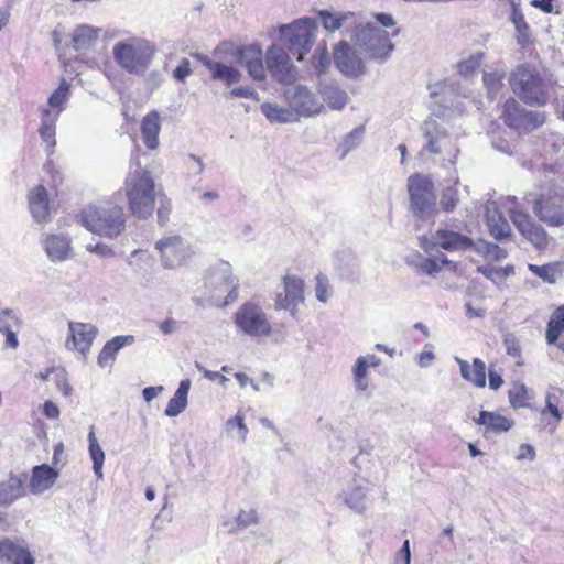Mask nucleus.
Instances as JSON below:
<instances>
[{
	"label": "nucleus",
	"mask_w": 564,
	"mask_h": 564,
	"mask_svg": "<svg viewBox=\"0 0 564 564\" xmlns=\"http://www.w3.org/2000/svg\"><path fill=\"white\" fill-rule=\"evenodd\" d=\"M318 15L322 20L323 26L329 32L338 30L343 25V21L345 19V15L335 17L326 10L319 11Z\"/></svg>",
	"instance_id": "5fc2aeb1"
},
{
	"label": "nucleus",
	"mask_w": 564,
	"mask_h": 564,
	"mask_svg": "<svg viewBox=\"0 0 564 564\" xmlns=\"http://www.w3.org/2000/svg\"><path fill=\"white\" fill-rule=\"evenodd\" d=\"M230 97L251 98L259 100V94L251 86L237 87L230 90Z\"/></svg>",
	"instance_id": "bf43d9fd"
},
{
	"label": "nucleus",
	"mask_w": 564,
	"mask_h": 564,
	"mask_svg": "<svg viewBox=\"0 0 564 564\" xmlns=\"http://www.w3.org/2000/svg\"><path fill=\"white\" fill-rule=\"evenodd\" d=\"M509 402L512 408L519 409L528 404V391L523 384L513 387L508 393Z\"/></svg>",
	"instance_id": "864d4df0"
},
{
	"label": "nucleus",
	"mask_w": 564,
	"mask_h": 564,
	"mask_svg": "<svg viewBox=\"0 0 564 564\" xmlns=\"http://www.w3.org/2000/svg\"><path fill=\"white\" fill-rule=\"evenodd\" d=\"M135 337L133 335H118L106 341L101 348L97 364L100 368L112 367L117 354L124 347L134 344Z\"/></svg>",
	"instance_id": "a878e982"
},
{
	"label": "nucleus",
	"mask_w": 564,
	"mask_h": 564,
	"mask_svg": "<svg viewBox=\"0 0 564 564\" xmlns=\"http://www.w3.org/2000/svg\"><path fill=\"white\" fill-rule=\"evenodd\" d=\"M503 345H505L507 355H509L512 358H514L516 359V364L518 366H522L523 365L522 350H521L520 341L517 338V336L514 334H511V333L505 334V336H503Z\"/></svg>",
	"instance_id": "09e8293b"
},
{
	"label": "nucleus",
	"mask_w": 564,
	"mask_h": 564,
	"mask_svg": "<svg viewBox=\"0 0 564 564\" xmlns=\"http://www.w3.org/2000/svg\"><path fill=\"white\" fill-rule=\"evenodd\" d=\"M532 210L549 227L564 226V187L541 185L532 200Z\"/></svg>",
	"instance_id": "423d86ee"
},
{
	"label": "nucleus",
	"mask_w": 564,
	"mask_h": 564,
	"mask_svg": "<svg viewBox=\"0 0 564 564\" xmlns=\"http://www.w3.org/2000/svg\"><path fill=\"white\" fill-rule=\"evenodd\" d=\"M432 245L449 252L465 251L474 247L470 237L447 228H440L432 235Z\"/></svg>",
	"instance_id": "aec40b11"
},
{
	"label": "nucleus",
	"mask_w": 564,
	"mask_h": 564,
	"mask_svg": "<svg viewBox=\"0 0 564 564\" xmlns=\"http://www.w3.org/2000/svg\"><path fill=\"white\" fill-rule=\"evenodd\" d=\"M117 65L130 75H144L156 55L155 45L140 36L118 41L112 47Z\"/></svg>",
	"instance_id": "7ed1b4c3"
},
{
	"label": "nucleus",
	"mask_w": 564,
	"mask_h": 564,
	"mask_svg": "<svg viewBox=\"0 0 564 564\" xmlns=\"http://www.w3.org/2000/svg\"><path fill=\"white\" fill-rule=\"evenodd\" d=\"M334 64L347 77L352 76V52L346 42H339L334 47Z\"/></svg>",
	"instance_id": "79ce46f5"
},
{
	"label": "nucleus",
	"mask_w": 564,
	"mask_h": 564,
	"mask_svg": "<svg viewBox=\"0 0 564 564\" xmlns=\"http://www.w3.org/2000/svg\"><path fill=\"white\" fill-rule=\"evenodd\" d=\"M82 223L89 231L108 238L119 236L126 227L122 207L110 202L85 208Z\"/></svg>",
	"instance_id": "39448f33"
},
{
	"label": "nucleus",
	"mask_w": 564,
	"mask_h": 564,
	"mask_svg": "<svg viewBox=\"0 0 564 564\" xmlns=\"http://www.w3.org/2000/svg\"><path fill=\"white\" fill-rule=\"evenodd\" d=\"M29 206L33 218L37 223H45L48 219V195L43 185L33 188L29 194Z\"/></svg>",
	"instance_id": "473e14b6"
},
{
	"label": "nucleus",
	"mask_w": 564,
	"mask_h": 564,
	"mask_svg": "<svg viewBox=\"0 0 564 564\" xmlns=\"http://www.w3.org/2000/svg\"><path fill=\"white\" fill-rule=\"evenodd\" d=\"M100 31L101 29L88 24L77 25L72 35L73 48L76 51L89 50L97 43Z\"/></svg>",
	"instance_id": "72a5a7b5"
},
{
	"label": "nucleus",
	"mask_w": 564,
	"mask_h": 564,
	"mask_svg": "<svg viewBox=\"0 0 564 564\" xmlns=\"http://www.w3.org/2000/svg\"><path fill=\"white\" fill-rule=\"evenodd\" d=\"M267 69L276 82L288 85L296 79V68L286 51L276 45H271L264 56Z\"/></svg>",
	"instance_id": "4468645a"
},
{
	"label": "nucleus",
	"mask_w": 564,
	"mask_h": 564,
	"mask_svg": "<svg viewBox=\"0 0 564 564\" xmlns=\"http://www.w3.org/2000/svg\"><path fill=\"white\" fill-rule=\"evenodd\" d=\"M459 365L462 377L470 382L476 388H485L486 387V364L480 358L476 357L473 359V362L469 364L466 360L457 359Z\"/></svg>",
	"instance_id": "c756f323"
},
{
	"label": "nucleus",
	"mask_w": 564,
	"mask_h": 564,
	"mask_svg": "<svg viewBox=\"0 0 564 564\" xmlns=\"http://www.w3.org/2000/svg\"><path fill=\"white\" fill-rule=\"evenodd\" d=\"M161 131V117L156 110L147 113L141 120V137L149 150H155L159 145V133Z\"/></svg>",
	"instance_id": "c85d7f7f"
},
{
	"label": "nucleus",
	"mask_w": 564,
	"mask_h": 564,
	"mask_svg": "<svg viewBox=\"0 0 564 564\" xmlns=\"http://www.w3.org/2000/svg\"><path fill=\"white\" fill-rule=\"evenodd\" d=\"M234 324L237 330L251 338L268 337L272 333L269 315L256 302L243 303L234 314Z\"/></svg>",
	"instance_id": "6e6552de"
},
{
	"label": "nucleus",
	"mask_w": 564,
	"mask_h": 564,
	"mask_svg": "<svg viewBox=\"0 0 564 564\" xmlns=\"http://www.w3.org/2000/svg\"><path fill=\"white\" fill-rule=\"evenodd\" d=\"M563 397L564 391L561 388L553 387L546 394L545 403H552L560 409Z\"/></svg>",
	"instance_id": "e2e57ef3"
},
{
	"label": "nucleus",
	"mask_w": 564,
	"mask_h": 564,
	"mask_svg": "<svg viewBox=\"0 0 564 564\" xmlns=\"http://www.w3.org/2000/svg\"><path fill=\"white\" fill-rule=\"evenodd\" d=\"M458 202V191L455 187H447L442 192L440 204L444 212H453L456 208Z\"/></svg>",
	"instance_id": "3c124183"
},
{
	"label": "nucleus",
	"mask_w": 564,
	"mask_h": 564,
	"mask_svg": "<svg viewBox=\"0 0 564 564\" xmlns=\"http://www.w3.org/2000/svg\"><path fill=\"white\" fill-rule=\"evenodd\" d=\"M240 62L248 70L249 76L258 82L265 79L263 55L259 45L252 44L240 50Z\"/></svg>",
	"instance_id": "393cba45"
},
{
	"label": "nucleus",
	"mask_w": 564,
	"mask_h": 564,
	"mask_svg": "<svg viewBox=\"0 0 564 564\" xmlns=\"http://www.w3.org/2000/svg\"><path fill=\"white\" fill-rule=\"evenodd\" d=\"M70 98V85L63 79L58 87L50 95L47 99V110L55 112L56 118L59 119L61 113L66 109Z\"/></svg>",
	"instance_id": "4c0bfd02"
},
{
	"label": "nucleus",
	"mask_w": 564,
	"mask_h": 564,
	"mask_svg": "<svg viewBox=\"0 0 564 564\" xmlns=\"http://www.w3.org/2000/svg\"><path fill=\"white\" fill-rule=\"evenodd\" d=\"M192 73L189 61L183 59L181 64L174 70V77L181 82H184Z\"/></svg>",
	"instance_id": "69168bd1"
},
{
	"label": "nucleus",
	"mask_w": 564,
	"mask_h": 564,
	"mask_svg": "<svg viewBox=\"0 0 564 564\" xmlns=\"http://www.w3.org/2000/svg\"><path fill=\"white\" fill-rule=\"evenodd\" d=\"M529 271L544 282L554 284L563 274V265L558 262H551L543 265L528 264Z\"/></svg>",
	"instance_id": "37998d69"
},
{
	"label": "nucleus",
	"mask_w": 564,
	"mask_h": 564,
	"mask_svg": "<svg viewBox=\"0 0 564 564\" xmlns=\"http://www.w3.org/2000/svg\"><path fill=\"white\" fill-rule=\"evenodd\" d=\"M509 85L516 96L529 106H543L549 101L551 82L530 64L518 65L510 74Z\"/></svg>",
	"instance_id": "f03ea898"
},
{
	"label": "nucleus",
	"mask_w": 564,
	"mask_h": 564,
	"mask_svg": "<svg viewBox=\"0 0 564 564\" xmlns=\"http://www.w3.org/2000/svg\"><path fill=\"white\" fill-rule=\"evenodd\" d=\"M199 59L209 69L214 79L223 80L228 86L239 83L242 78V74L232 66L214 62L207 56H199Z\"/></svg>",
	"instance_id": "2f4dec72"
},
{
	"label": "nucleus",
	"mask_w": 564,
	"mask_h": 564,
	"mask_svg": "<svg viewBox=\"0 0 564 564\" xmlns=\"http://www.w3.org/2000/svg\"><path fill=\"white\" fill-rule=\"evenodd\" d=\"M164 269L174 270L185 265L194 254L191 246L178 235H166L154 246Z\"/></svg>",
	"instance_id": "9b49d317"
},
{
	"label": "nucleus",
	"mask_w": 564,
	"mask_h": 564,
	"mask_svg": "<svg viewBox=\"0 0 564 564\" xmlns=\"http://www.w3.org/2000/svg\"><path fill=\"white\" fill-rule=\"evenodd\" d=\"M408 192L413 213L419 217L429 216L435 206L432 181L421 174H413L408 178Z\"/></svg>",
	"instance_id": "ddd939ff"
},
{
	"label": "nucleus",
	"mask_w": 564,
	"mask_h": 564,
	"mask_svg": "<svg viewBox=\"0 0 564 564\" xmlns=\"http://www.w3.org/2000/svg\"><path fill=\"white\" fill-rule=\"evenodd\" d=\"M381 366V359L376 355H367L359 357L355 367V381L360 390L368 387V378L372 370L376 371Z\"/></svg>",
	"instance_id": "f704fd0d"
},
{
	"label": "nucleus",
	"mask_w": 564,
	"mask_h": 564,
	"mask_svg": "<svg viewBox=\"0 0 564 564\" xmlns=\"http://www.w3.org/2000/svg\"><path fill=\"white\" fill-rule=\"evenodd\" d=\"M24 495V478L21 476H10L0 482V506L8 507Z\"/></svg>",
	"instance_id": "c9c22d12"
},
{
	"label": "nucleus",
	"mask_w": 564,
	"mask_h": 564,
	"mask_svg": "<svg viewBox=\"0 0 564 564\" xmlns=\"http://www.w3.org/2000/svg\"><path fill=\"white\" fill-rule=\"evenodd\" d=\"M541 415L543 420L547 422V424H553L554 426H556L562 420V413L560 409L552 403H545V406L541 411Z\"/></svg>",
	"instance_id": "4d7b16f0"
},
{
	"label": "nucleus",
	"mask_w": 564,
	"mask_h": 564,
	"mask_svg": "<svg viewBox=\"0 0 564 564\" xmlns=\"http://www.w3.org/2000/svg\"><path fill=\"white\" fill-rule=\"evenodd\" d=\"M236 529H231V532L243 530L250 525L258 523V514L254 509L240 510L236 519Z\"/></svg>",
	"instance_id": "8fccbe9b"
},
{
	"label": "nucleus",
	"mask_w": 564,
	"mask_h": 564,
	"mask_svg": "<svg viewBox=\"0 0 564 564\" xmlns=\"http://www.w3.org/2000/svg\"><path fill=\"white\" fill-rule=\"evenodd\" d=\"M206 286L210 289L212 296L216 299L227 294L223 305L235 302L239 295V281L234 275L230 263L226 261H219L208 271Z\"/></svg>",
	"instance_id": "9d476101"
},
{
	"label": "nucleus",
	"mask_w": 564,
	"mask_h": 564,
	"mask_svg": "<svg viewBox=\"0 0 564 564\" xmlns=\"http://www.w3.org/2000/svg\"><path fill=\"white\" fill-rule=\"evenodd\" d=\"M486 226L489 234L499 241L511 237V227L498 208L497 203H488L485 209Z\"/></svg>",
	"instance_id": "b1692460"
},
{
	"label": "nucleus",
	"mask_w": 564,
	"mask_h": 564,
	"mask_svg": "<svg viewBox=\"0 0 564 564\" xmlns=\"http://www.w3.org/2000/svg\"><path fill=\"white\" fill-rule=\"evenodd\" d=\"M330 65V58L325 43L318 45L313 57L312 66L317 75L326 73Z\"/></svg>",
	"instance_id": "49530a36"
},
{
	"label": "nucleus",
	"mask_w": 564,
	"mask_h": 564,
	"mask_svg": "<svg viewBox=\"0 0 564 564\" xmlns=\"http://www.w3.org/2000/svg\"><path fill=\"white\" fill-rule=\"evenodd\" d=\"M23 326L21 316L11 308L0 311V334L6 337L4 347L15 350L20 343L18 333Z\"/></svg>",
	"instance_id": "4be33fe9"
},
{
	"label": "nucleus",
	"mask_w": 564,
	"mask_h": 564,
	"mask_svg": "<svg viewBox=\"0 0 564 564\" xmlns=\"http://www.w3.org/2000/svg\"><path fill=\"white\" fill-rule=\"evenodd\" d=\"M505 124L518 132H530L544 123V115L524 109L514 98H508L502 107Z\"/></svg>",
	"instance_id": "f8f14e48"
},
{
	"label": "nucleus",
	"mask_w": 564,
	"mask_h": 564,
	"mask_svg": "<svg viewBox=\"0 0 564 564\" xmlns=\"http://www.w3.org/2000/svg\"><path fill=\"white\" fill-rule=\"evenodd\" d=\"M554 0H531L530 4L541 10L543 13L550 14V13H557V11L554 8L553 4Z\"/></svg>",
	"instance_id": "0e129e2a"
},
{
	"label": "nucleus",
	"mask_w": 564,
	"mask_h": 564,
	"mask_svg": "<svg viewBox=\"0 0 564 564\" xmlns=\"http://www.w3.org/2000/svg\"><path fill=\"white\" fill-rule=\"evenodd\" d=\"M545 340L564 352V304L552 312L546 325Z\"/></svg>",
	"instance_id": "cd10ccee"
},
{
	"label": "nucleus",
	"mask_w": 564,
	"mask_h": 564,
	"mask_svg": "<svg viewBox=\"0 0 564 564\" xmlns=\"http://www.w3.org/2000/svg\"><path fill=\"white\" fill-rule=\"evenodd\" d=\"M138 155L137 152L131 158V164L135 163V170L128 173L124 189L131 214L139 219H147L154 209L155 183L151 173L141 169Z\"/></svg>",
	"instance_id": "f257e3e1"
},
{
	"label": "nucleus",
	"mask_w": 564,
	"mask_h": 564,
	"mask_svg": "<svg viewBox=\"0 0 564 564\" xmlns=\"http://www.w3.org/2000/svg\"><path fill=\"white\" fill-rule=\"evenodd\" d=\"M315 294L316 299L322 303H326L333 294L329 281L323 273L316 276Z\"/></svg>",
	"instance_id": "603ef678"
},
{
	"label": "nucleus",
	"mask_w": 564,
	"mask_h": 564,
	"mask_svg": "<svg viewBox=\"0 0 564 564\" xmlns=\"http://www.w3.org/2000/svg\"><path fill=\"white\" fill-rule=\"evenodd\" d=\"M279 31L290 52L299 62H302L315 42V21L311 18H301L290 24L281 25Z\"/></svg>",
	"instance_id": "0eeeda50"
},
{
	"label": "nucleus",
	"mask_w": 564,
	"mask_h": 564,
	"mask_svg": "<svg viewBox=\"0 0 564 564\" xmlns=\"http://www.w3.org/2000/svg\"><path fill=\"white\" fill-rule=\"evenodd\" d=\"M284 291L275 299V308L289 311L295 317L299 305L304 302V281L294 275H286L283 279Z\"/></svg>",
	"instance_id": "dca6fc26"
},
{
	"label": "nucleus",
	"mask_w": 564,
	"mask_h": 564,
	"mask_svg": "<svg viewBox=\"0 0 564 564\" xmlns=\"http://www.w3.org/2000/svg\"><path fill=\"white\" fill-rule=\"evenodd\" d=\"M196 368L203 372V376L210 380V381H216L218 380L221 384H225L227 381H228V378L223 376L221 373L217 372V371H212V370H207L205 369L200 364H196Z\"/></svg>",
	"instance_id": "338daca9"
},
{
	"label": "nucleus",
	"mask_w": 564,
	"mask_h": 564,
	"mask_svg": "<svg viewBox=\"0 0 564 564\" xmlns=\"http://www.w3.org/2000/svg\"><path fill=\"white\" fill-rule=\"evenodd\" d=\"M286 99L292 110L303 117L318 115L324 108L314 93L302 85L296 86L292 91H288Z\"/></svg>",
	"instance_id": "f3484780"
},
{
	"label": "nucleus",
	"mask_w": 564,
	"mask_h": 564,
	"mask_svg": "<svg viewBox=\"0 0 564 564\" xmlns=\"http://www.w3.org/2000/svg\"><path fill=\"white\" fill-rule=\"evenodd\" d=\"M170 210V202L166 199V197H160V206L158 208V220L161 225H164L167 221Z\"/></svg>",
	"instance_id": "680f3d73"
},
{
	"label": "nucleus",
	"mask_w": 564,
	"mask_h": 564,
	"mask_svg": "<svg viewBox=\"0 0 564 564\" xmlns=\"http://www.w3.org/2000/svg\"><path fill=\"white\" fill-rule=\"evenodd\" d=\"M225 431L228 437L237 438L240 443L246 442L249 430L241 411H238L235 416L226 421Z\"/></svg>",
	"instance_id": "c03bdc74"
},
{
	"label": "nucleus",
	"mask_w": 564,
	"mask_h": 564,
	"mask_svg": "<svg viewBox=\"0 0 564 564\" xmlns=\"http://www.w3.org/2000/svg\"><path fill=\"white\" fill-rule=\"evenodd\" d=\"M43 247L52 262H64L73 257L72 239L67 235H47L43 240Z\"/></svg>",
	"instance_id": "412c9836"
},
{
	"label": "nucleus",
	"mask_w": 564,
	"mask_h": 564,
	"mask_svg": "<svg viewBox=\"0 0 564 564\" xmlns=\"http://www.w3.org/2000/svg\"><path fill=\"white\" fill-rule=\"evenodd\" d=\"M476 424L485 426V435L488 433L501 434L508 432L513 426V421L490 411H480L479 416L475 419Z\"/></svg>",
	"instance_id": "7c9ffc66"
},
{
	"label": "nucleus",
	"mask_w": 564,
	"mask_h": 564,
	"mask_svg": "<svg viewBox=\"0 0 564 564\" xmlns=\"http://www.w3.org/2000/svg\"><path fill=\"white\" fill-rule=\"evenodd\" d=\"M59 413H61L59 412V408L53 401L47 400V401L44 402V404H43V414L47 419H50V420L58 419Z\"/></svg>",
	"instance_id": "774afa93"
},
{
	"label": "nucleus",
	"mask_w": 564,
	"mask_h": 564,
	"mask_svg": "<svg viewBox=\"0 0 564 564\" xmlns=\"http://www.w3.org/2000/svg\"><path fill=\"white\" fill-rule=\"evenodd\" d=\"M422 132L426 143L421 153L441 154L444 150L453 148L446 130L435 120H425L422 124Z\"/></svg>",
	"instance_id": "6ab92c4d"
},
{
	"label": "nucleus",
	"mask_w": 564,
	"mask_h": 564,
	"mask_svg": "<svg viewBox=\"0 0 564 564\" xmlns=\"http://www.w3.org/2000/svg\"><path fill=\"white\" fill-rule=\"evenodd\" d=\"M58 471L50 465L43 464L32 469L30 479V491L33 495H41L50 489L57 480Z\"/></svg>",
	"instance_id": "bb28decb"
},
{
	"label": "nucleus",
	"mask_w": 564,
	"mask_h": 564,
	"mask_svg": "<svg viewBox=\"0 0 564 564\" xmlns=\"http://www.w3.org/2000/svg\"><path fill=\"white\" fill-rule=\"evenodd\" d=\"M484 56V53H477L475 55H470L468 58L464 61H460L457 64L458 73L464 77L474 75L479 69Z\"/></svg>",
	"instance_id": "de8ad7c7"
},
{
	"label": "nucleus",
	"mask_w": 564,
	"mask_h": 564,
	"mask_svg": "<svg viewBox=\"0 0 564 564\" xmlns=\"http://www.w3.org/2000/svg\"><path fill=\"white\" fill-rule=\"evenodd\" d=\"M88 440V454L93 463V470L98 479L104 478L102 467L105 463V452L99 445L95 434V427L91 426L87 436Z\"/></svg>",
	"instance_id": "a19ab883"
},
{
	"label": "nucleus",
	"mask_w": 564,
	"mask_h": 564,
	"mask_svg": "<svg viewBox=\"0 0 564 564\" xmlns=\"http://www.w3.org/2000/svg\"><path fill=\"white\" fill-rule=\"evenodd\" d=\"M87 250L102 258H109L113 256V250L106 243L88 245Z\"/></svg>",
	"instance_id": "052dcab7"
},
{
	"label": "nucleus",
	"mask_w": 564,
	"mask_h": 564,
	"mask_svg": "<svg viewBox=\"0 0 564 564\" xmlns=\"http://www.w3.org/2000/svg\"><path fill=\"white\" fill-rule=\"evenodd\" d=\"M482 82L490 93H498L502 87V75L498 73H485Z\"/></svg>",
	"instance_id": "13d9d810"
},
{
	"label": "nucleus",
	"mask_w": 564,
	"mask_h": 564,
	"mask_svg": "<svg viewBox=\"0 0 564 564\" xmlns=\"http://www.w3.org/2000/svg\"><path fill=\"white\" fill-rule=\"evenodd\" d=\"M400 30L394 29L391 35L382 28L367 23L355 28V53L358 59L384 62L394 51L391 36L399 35Z\"/></svg>",
	"instance_id": "20e7f679"
},
{
	"label": "nucleus",
	"mask_w": 564,
	"mask_h": 564,
	"mask_svg": "<svg viewBox=\"0 0 564 564\" xmlns=\"http://www.w3.org/2000/svg\"><path fill=\"white\" fill-rule=\"evenodd\" d=\"M261 112L271 122L286 123L294 120V115L291 110L271 102L262 104Z\"/></svg>",
	"instance_id": "a18cd8bd"
},
{
	"label": "nucleus",
	"mask_w": 564,
	"mask_h": 564,
	"mask_svg": "<svg viewBox=\"0 0 564 564\" xmlns=\"http://www.w3.org/2000/svg\"><path fill=\"white\" fill-rule=\"evenodd\" d=\"M448 263H449V260L447 259V257L445 254H442L438 258L425 259L422 262L421 268L425 273L433 274V273L438 272L441 270L442 265H446Z\"/></svg>",
	"instance_id": "6e6d98bb"
},
{
	"label": "nucleus",
	"mask_w": 564,
	"mask_h": 564,
	"mask_svg": "<svg viewBox=\"0 0 564 564\" xmlns=\"http://www.w3.org/2000/svg\"><path fill=\"white\" fill-rule=\"evenodd\" d=\"M191 384L192 383L189 379H183L180 382L178 388L167 402V405L164 410L166 416L175 417L186 409Z\"/></svg>",
	"instance_id": "e433bc0d"
},
{
	"label": "nucleus",
	"mask_w": 564,
	"mask_h": 564,
	"mask_svg": "<svg viewBox=\"0 0 564 564\" xmlns=\"http://www.w3.org/2000/svg\"><path fill=\"white\" fill-rule=\"evenodd\" d=\"M319 93L323 100L333 110H340L347 104V95L341 90L338 85L333 83H325L319 85Z\"/></svg>",
	"instance_id": "ea45409f"
},
{
	"label": "nucleus",
	"mask_w": 564,
	"mask_h": 564,
	"mask_svg": "<svg viewBox=\"0 0 564 564\" xmlns=\"http://www.w3.org/2000/svg\"><path fill=\"white\" fill-rule=\"evenodd\" d=\"M511 12L510 21L513 23L517 32V41L520 45H525L530 42L531 30L525 21L524 14L521 10L520 3L510 0Z\"/></svg>",
	"instance_id": "58836bf2"
},
{
	"label": "nucleus",
	"mask_w": 564,
	"mask_h": 564,
	"mask_svg": "<svg viewBox=\"0 0 564 564\" xmlns=\"http://www.w3.org/2000/svg\"><path fill=\"white\" fill-rule=\"evenodd\" d=\"M97 335L98 328L94 324L69 321L65 348L69 351H77L86 358Z\"/></svg>",
	"instance_id": "2eb2a0df"
},
{
	"label": "nucleus",
	"mask_w": 564,
	"mask_h": 564,
	"mask_svg": "<svg viewBox=\"0 0 564 564\" xmlns=\"http://www.w3.org/2000/svg\"><path fill=\"white\" fill-rule=\"evenodd\" d=\"M507 202L510 204L508 215L522 237L536 249H545L549 245L546 230L520 207L516 197H508Z\"/></svg>",
	"instance_id": "1a4fd4ad"
},
{
	"label": "nucleus",
	"mask_w": 564,
	"mask_h": 564,
	"mask_svg": "<svg viewBox=\"0 0 564 564\" xmlns=\"http://www.w3.org/2000/svg\"><path fill=\"white\" fill-rule=\"evenodd\" d=\"M37 111L40 113L37 132L44 143L45 152L50 156L54 153L56 147V123L58 118H56L55 112H50L44 105H40Z\"/></svg>",
	"instance_id": "5701e85b"
},
{
	"label": "nucleus",
	"mask_w": 564,
	"mask_h": 564,
	"mask_svg": "<svg viewBox=\"0 0 564 564\" xmlns=\"http://www.w3.org/2000/svg\"><path fill=\"white\" fill-rule=\"evenodd\" d=\"M0 562L4 564H35V558L23 539L4 538L0 540Z\"/></svg>",
	"instance_id": "a211bd4d"
}]
</instances>
